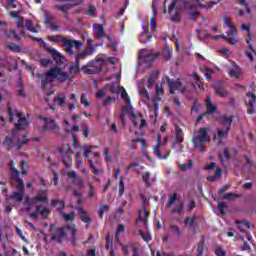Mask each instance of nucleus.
Listing matches in <instances>:
<instances>
[{
	"mask_svg": "<svg viewBox=\"0 0 256 256\" xmlns=\"http://www.w3.org/2000/svg\"><path fill=\"white\" fill-rule=\"evenodd\" d=\"M9 167L11 171V177H13L16 173H21V171L15 168V162L13 160H10Z\"/></svg>",
	"mask_w": 256,
	"mask_h": 256,
	"instance_id": "48",
	"label": "nucleus"
},
{
	"mask_svg": "<svg viewBox=\"0 0 256 256\" xmlns=\"http://www.w3.org/2000/svg\"><path fill=\"white\" fill-rule=\"evenodd\" d=\"M156 59H157V55L155 54H148V55L139 57V60L142 61V63H153V61Z\"/></svg>",
	"mask_w": 256,
	"mask_h": 256,
	"instance_id": "30",
	"label": "nucleus"
},
{
	"mask_svg": "<svg viewBox=\"0 0 256 256\" xmlns=\"http://www.w3.org/2000/svg\"><path fill=\"white\" fill-rule=\"evenodd\" d=\"M197 221V216H192V217H186L184 220V225L185 227H195Z\"/></svg>",
	"mask_w": 256,
	"mask_h": 256,
	"instance_id": "33",
	"label": "nucleus"
},
{
	"mask_svg": "<svg viewBox=\"0 0 256 256\" xmlns=\"http://www.w3.org/2000/svg\"><path fill=\"white\" fill-rule=\"evenodd\" d=\"M246 97L250 98L248 103L247 113L248 115H253V113H255L256 95L255 93L248 92L246 94Z\"/></svg>",
	"mask_w": 256,
	"mask_h": 256,
	"instance_id": "17",
	"label": "nucleus"
},
{
	"mask_svg": "<svg viewBox=\"0 0 256 256\" xmlns=\"http://www.w3.org/2000/svg\"><path fill=\"white\" fill-rule=\"evenodd\" d=\"M81 104L85 107H91V102L87 101V94L83 93L81 94Z\"/></svg>",
	"mask_w": 256,
	"mask_h": 256,
	"instance_id": "53",
	"label": "nucleus"
},
{
	"mask_svg": "<svg viewBox=\"0 0 256 256\" xmlns=\"http://www.w3.org/2000/svg\"><path fill=\"white\" fill-rule=\"evenodd\" d=\"M217 111V106L213 105L211 97L206 98V115H213Z\"/></svg>",
	"mask_w": 256,
	"mask_h": 256,
	"instance_id": "21",
	"label": "nucleus"
},
{
	"mask_svg": "<svg viewBox=\"0 0 256 256\" xmlns=\"http://www.w3.org/2000/svg\"><path fill=\"white\" fill-rule=\"evenodd\" d=\"M30 39H32L33 41H37V43H40L41 47H44V49H49V47H47V42H45V40H43V38H37L35 36H30Z\"/></svg>",
	"mask_w": 256,
	"mask_h": 256,
	"instance_id": "44",
	"label": "nucleus"
},
{
	"mask_svg": "<svg viewBox=\"0 0 256 256\" xmlns=\"http://www.w3.org/2000/svg\"><path fill=\"white\" fill-rule=\"evenodd\" d=\"M221 175H223V169L222 168H217L214 175L208 176L206 179L210 183H213V181H217V179H219V177H221Z\"/></svg>",
	"mask_w": 256,
	"mask_h": 256,
	"instance_id": "29",
	"label": "nucleus"
},
{
	"mask_svg": "<svg viewBox=\"0 0 256 256\" xmlns=\"http://www.w3.org/2000/svg\"><path fill=\"white\" fill-rule=\"evenodd\" d=\"M165 143H167V137H165L161 143V134H158L157 143L153 148V153L158 157V159H167V157L171 155V150H168L165 147Z\"/></svg>",
	"mask_w": 256,
	"mask_h": 256,
	"instance_id": "4",
	"label": "nucleus"
},
{
	"mask_svg": "<svg viewBox=\"0 0 256 256\" xmlns=\"http://www.w3.org/2000/svg\"><path fill=\"white\" fill-rule=\"evenodd\" d=\"M165 95V90L163 89V86L156 85L155 89V99L156 101H163L162 96Z\"/></svg>",
	"mask_w": 256,
	"mask_h": 256,
	"instance_id": "31",
	"label": "nucleus"
},
{
	"mask_svg": "<svg viewBox=\"0 0 256 256\" xmlns=\"http://www.w3.org/2000/svg\"><path fill=\"white\" fill-rule=\"evenodd\" d=\"M47 52L51 55V57H52L53 61H55L56 65H61L63 63V59H65V57L63 55H61V53H59V51H57V49H55L53 47H48Z\"/></svg>",
	"mask_w": 256,
	"mask_h": 256,
	"instance_id": "15",
	"label": "nucleus"
},
{
	"mask_svg": "<svg viewBox=\"0 0 256 256\" xmlns=\"http://www.w3.org/2000/svg\"><path fill=\"white\" fill-rule=\"evenodd\" d=\"M55 9H57L58 11H61V13H63L65 19H67V17H69V11L70 9H73V7H75V5L73 4H56Z\"/></svg>",
	"mask_w": 256,
	"mask_h": 256,
	"instance_id": "18",
	"label": "nucleus"
},
{
	"mask_svg": "<svg viewBox=\"0 0 256 256\" xmlns=\"http://www.w3.org/2000/svg\"><path fill=\"white\" fill-rule=\"evenodd\" d=\"M229 131H231V128L226 127L225 130L223 129H218V140L221 141V139H224V137H227L229 135Z\"/></svg>",
	"mask_w": 256,
	"mask_h": 256,
	"instance_id": "38",
	"label": "nucleus"
},
{
	"mask_svg": "<svg viewBox=\"0 0 256 256\" xmlns=\"http://www.w3.org/2000/svg\"><path fill=\"white\" fill-rule=\"evenodd\" d=\"M209 128L201 127L197 132L193 134L192 145H197V143H209L211 141V136L207 134Z\"/></svg>",
	"mask_w": 256,
	"mask_h": 256,
	"instance_id": "6",
	"label": "nucleus"
},
{
	"mask_svg": "<svg viewBox=\"0 0 256 256\" xmlns=\"http://www.w3.org/2000/svg\"><path fill=\"white\" fill-rule=\"evenodd\" d=\"M54 103L58 104L59 107H63L65 105V103H67V97L57 96L54 98Z\"/></svg>",
	"mask_w": 256,
	"mask_h": 256,
	"instance_id": "39",
	"label": "nucleus"
},
{
	"mask_svg": "<svg viewBox=\"0 0 256 256\" xmlns=\"http://www.w3.org/2000/svg\"><path fill=\"white\" fill-rule=\"evenodd\" d=\"M193 147L194 149H198V151H200L201 153H205V151H207V147L203 145V142L193 144Z\"/></svg>",
	"mask_w": 256,
	"mask_h": 256,
	"instance_id": "52",
	"label": "nucleus"
},
{
	"mask_svg": "<svg viewBox=\"0 0 256 256\" xmlns=\"http://www.w3.org/2000/svg\"><path fill=\"white\" fill-rule=\"evenodd\" d=\"M2 145L6 151H11V147H15V144L13 143V139L11 138V136H6L2 141Z\"/></svg>",
	"mask_w": 256,
	"mask_h": 256,
	"instance_id": "26",
	"label": "nucleus"
},
{
	"mask_svg": "<svg viewBox=\"0 0 256 256\" xmlns=\"http://www.w3.org/2000/svg\"><path fill=\"white\" fill-rule=\"evenodd\" d=\"M106 211H109V206L108 205H102L98 211V215L100 219H103V215L106 213Z\"/></svg>",
	"mask_w": 256,
	"mask_h": 256,
	"instance_id": "50",
	"label": "nucleus"
},
{
	"mask_svg": "<svg viewBox=\"0 0 256 256\" xmlns=\"http://www.w3.org/2000/svg\"><path fill=\"white\" fill-rule=\"evenodd\" d=\"M139 235L140 237H142L143 241H145L146 243H149V241H151V234L149 233H145L143 230H139Z\"/></svg>",
	"mask_w": 256,
	"mask_h": 256,
	"instance_id": "47",
	"label": "nucleus"
},
{
	"mask_svg": "<svg viewBox=\"0 0 256 256\" xmlns=\"http://www.w3.org/2000/svg\"><path fill=\"white\" fill-rule=\"evenodd\" d=\"M203 253H205V239L202 238L197 244L196 256H203Z\"/></svg>",
	"mask_w": 256,
	"mask_h": 256,
	"instance_id": "32",
	"label": "nucleus"
},
{
	"mask_svg": "<svg viewBox=\"0 0 256 256\" xmlns=\"http://www.w3.org/2000/svg\"><path fill=\"white\" fill-rule=\"evenodd\" d=\"M25 25H26V29L28 31H30L31 33H38L39 31H37L36 27H33V23L31 22V20H25Z\"/></svg>",
	"mask_w": 256,
	"mask_h": 256,
	"instance_id": "43",
	"label": "nucleus"
},
{
	"mask_svg": "<svg viewBox=\"0 0 256 256\" xmlns=\"http://www.w3.org/2000/svg\"><path fill=\"white\" fill-rule=\"evenodd\" d=\"M175 201H177V193H174L169 196L166 207H171V205H173V203H175Z\"/></svg>",
	"mask_w": 256,
	"mask_h": 256,
	"instance_id": "51",
	"label": "nucleus"
},
{
	"mask_svg": "<svg viewBox=\"0 0 256 256\" xmlns=\"http://www.w3.org/2000/svg\"><path fill=\"white\" fill-rule=\"evenodd\" d=\"M8 49H10L12 51V53H21V46L15 44L13 42L8 43Z\"/></svg>",
	"mask_w": 256,
	"mask_h": 256,
	"instance_id": "40",
	"label": "nucleus"
},
{
	"mask_svg": "<svg viewBox=\"0 0 256 256\" xmlns=\"http://www.w3.org/2000/svg\"><path fill=\"white\" fill-rule=\"evenodd\" d=\"M171 231H174L177 237H181V228L177 225L170 226Z\"/></svg>",
	"mask_w": 256,
	"mask_h": 256,
	"instance_id": "60",
	"label": "nucleus"
},
{
	"mask_svg": "<svg viewBox=\"0 0 256 256\" xmlns=\"http://www.w3.org/2000/svg\"><path fill=\"white\" fill-rule=\"evenodd\" d=\"M21 13V10H16V11H11L9 12V17H11V19H19V14Z\"/></svg>",
	"mask_w": 256,
	"mask_h": 256,
	"instance_id": "62",
	"label": "nucleus"
},
{
	"mask_svg": "<svg viewBox=\"0 0 256 256\" xmlns=\"http://www.w3.org/2000/svg\"><path fill=\"white\" fill-rule=\"evenodd\" d=\"M159 79V71H154L152 74L149 75L147 79V87L148 89H151L153 85H155V81Z\"/></svg>",
	"mask_w": 256,
	"mask_h": 256,
	"instance_id": "24",
	"label": "nucleus"
},
{
	"mask_svg": "<svg viewBox=\"0 0 256 256\" xmlns=\"http://www.w3.org/2000/svg\"><path fill=\"white\" fill-rule=\"evenodd\" d=\"M214 92L218 97H222L225 99V97H228L229 91H227V87L225 86V83L222 81H218L213 85Z\"/></svg>",
	"mask_w": 256,
	"mask_h": 256,
	"instance_id": "10",
	"label": "nucleus"
},
{
	"mask_svg": "<svg viewBox=\"0 0 256 256\" xmlns=\"http://www.w3.org/2000/svg\"><path fill=\"white\" fill-rule=\"evenodd\" d=\"M233 197L235 198H239V194H235L233 192L227 193L223 196V199H227L228 201H231V199H233Z\"/></svg>",
	"mask_w": 256,
	"mask_h": 256,
	"instance_id": "61",
	"label": "nucleus"
},
{
	"mask_svg": "<svg viewBox=\"0 0 256 256\" xmlns=\"http://www.w3.org/2000/svg\"><path fill=\"white\" fill-rule=\"evenodd\" d=\"M167 83H168L170 95H175V91H179L180 93L187 92V86H183V84L179 79L171 80L167 78Z\"/></svg>",
	"mask_w": 256,
	"mask_h": 256,
	"instance_id": "7",
	"label": "nucleus"
},
{
	"mask_svg": "<svg viewBox=\"0 0 256 256\" xmlns=\"http://www.w3.org/2000/svg\"><path fill=\"white\" fill-rule=\"evenodd\" d=\"M94 33L96 39H103V37H105V28L101 24H96L94 25Z\"/></svg>",
	"mask_w": 256,
	"mask_h": 256,
	"instance_id": "23",
	"label": "nucleus"
},
{
	"mask_svg": "<svg viewBox=\"0 0 256 256\" xmlns=\"http://www.w3.org/2000/svg\"><path fill=\"white\" fill-rule=\"evenodd\" d=\"M36 203H47V190H40L36 197L31 198V204L36 205Z\"/></svg>",
	"mask_w": 256,
	"mask_h": 256,
	"instance_id": "16",
	"label": "nucleus"
},
{
	"mask_svg": "<svg viewBox=\"0 0 256 256\" xmlns=\"http://www.w3.org/2000/svg\"><path fill=\"white\" fill-rule=\"evenodd\" d=\"M55 20V18L53 17V16H51V15H49V14H46L45 15V20H44V23L46 24V25H52L53 24V21Z\"/></svg>",
	"mask_w": 256,
	"mask_h": 256,
	"instance_id": "57",
	"label": "nucleus"
},
{
	"mask_svg": "<svg viewBox=\"0 0 256 256\" xmlns=\"http://www.w3.org/2000/svg\"><path fill=\"white\" fill-rule=\"evenodd\" d=\"M12 181L16 183L17 191L25 192V182L21 179V172H16L15 175L10 176V183Z\"/></svg>",
	"mask_w": 256,
	"mask_h": 256,
	"instance_id": "14",
	"label": "nucleus"
},
{
	"mask_svg": "<svg viewBox=\"0 0 256 256\" xmlns=\"http://www.w3.org/2000/svg\"><path fill=\"white\" fill-rule=\"evenodd\" d=\"M23 205H24V207L22 208L23 211H31V206L33 204L31 203V199H27Z\"/></svg>",
	"mask_w": 256,
	"mask_h": 256,
	"instance_id": "58",
	"label": "nucleus"
},
{
	"mask_svg": "<svg viewBox=\"0 0 256 256\" xmlns=\"http://www.w3.org/2000/svg\"><path fill=\"white\" fill-rule=\"evenodd\" d=\"M151 177L150 172H146L145 175L142 177V181L146 184V187H151V182H149V178Z\"/></svg>",
	"mask_w": 256,
	"mask_h": 256,
	"instance_id": "55",
	"label": "nucleus"
},
{
	"mask_svg": "<svg viewBox=\"0 0 256 256\" xmlns=\"http://www.w3.org/2000/svg\"><path fill=\"white\" fill-rule=\"evenodd\" d=\"M65 37L63 35H53L48 36V40L51 41V43H63Z\"/></svg>",
	"mask_w": 256,
	"mask_h": 256,
	"instance_id": "37",
	"label": "nucleus"
},
{
	"mask_svg": "<svg viewBox=\"0 0 256 256\" xmlns=\"http://www.w3.org/2000/svg\"><path fill=\"white\" fill-rule=\"evenodd\" d=\"M7 115L10 123L15 121V115L18 117L17 123L14 124L17 131H25V128L28 127L29 120L23 117V112H19L17 109L13 110V107H11L10 104H7Z\"/></svg>",
	"mask_w": 256,
	"mask_h": 256,
	"instance_id": "2",
	"label": "nucleus"
},
{
	"mask_svg": "<svg viewBox=\"0 0 256 256\" xmlns=\"http://www.w3.org/2000/svg\"><path fill=\"white\" fill-rule=\"evenodd\" d=\"M24 197H25V192L17 190L12 193V195L10 196V199L17 201L18 203H21V201H23Z\"/></svg>",
	"mask_w": 256,
	"mask_h": 256,
	"instance_id": "28",
	"label": "nucleus"
},
{
	"mask_svg": "<svg viewBox=\"0 0 256 256\" xmlns=\"http://www.w3.org/2000/svg\"><path fill=\"white\" fill-rule=\"evenodd\" d=\"M62 217H63V219L65 220V221H71V222H73V221H75V213L74 212H72V213H69V214H63L62 215Z\"/></svg>",
	"mask_w": 256,
	"mask_h": 256,
	"instance_id": "54",
	"label": "nucleus"
},
{
	"mask_svg": "<svg viewBox=\"0 0 256 256\" xmlns=\"http://www.w3.org/2000/svg\"><path fill=\"white\" fill-rule=\"evenodd\" d=\"M16 25H17L18 29H22L21 35H25V24L23 22V16L18 17Z\"/></svg>",
	"mask_w": 256,
	"mask_h": 256,
	"instance_id": "41",
	"label": "nucleus"
},
{
	"mask_svg": "<svg viewBox=\"0 0 256 256\" xmlns=\"http://www.w3.org/2000/svg\"><path fill=\"white\" fill-rule=\"evenodd\" d=\"M40 65L42 67H48L49 65H51V59H49V58H41L40 59Z\"/></svg>",
	"mask_w": 256,
	"mask_h": 256,
	"instance_id": "59",
	"label": "nucleus"
},
{
	"mask_svg": "<svg viewBox=\"0 0 256 256\" xmlns=\"http://www.w3.org/2000/svg\"><path fill=\"white\" fill-rule=\"evenodd\" d=\"M183 207H185V204L183 202H180L178 205L174 206L172 209V213H177V215H181L183 213Z\"/></svg>",
	"mask_w": 256,
	"mask_h": 256,
	"instance_id": "42",
	"label": "nucleus"
},
{
	"mask_svg": "<svg viewBox=\"0 0 256 256\" xmlns=\"http://www.w3.org/2000/svg\"><path fill=\"white\" fill-rule=\"evenodd\" d=\"M192 77H194L195 84L198 86L199 89H204L203 88V82H201V77H199V74L193 73Z\"/></svg>",
	"mask_w": 256,
	"mask_h": 256,
	"instance_id": "45",
	"label": "nucleus"
},
{
	"mask_svg": "<svg viewBox=\"0 0 256 256\" xmlns=\"http://www.w3.org/2000/svg\"><path fill=\"white\" fill-rule=\"evenodd\" d=\"M81 63L79 62H71L68 66V72L63 71V73H66V79L65 81H67L68 79H75V77H77V75H79L81 73Z\"/></svg>",
	"mask_w": 256,
	"mask_h": 256,
	"instance_id": "8",
	"label": "nucleus"
},
{
	"mask_svg": "<svg viewBox=\"0 0 256 256\" xmlns=\"http://www.w3.org/2000/svg\"><path fill=\"white\" fill-rule=\"evenodd\" d=\"M73 184L76 185V187H83V179L80 177H77L73 180Z\"/></svg>",
	"mask_w": 256,
	"mask_h": 256,
	"instance_id": "64",
	"label": "nucleus"
},
{
	"mask_svg": "<svg viewBox=\"0 0 256 256\" xmlns=\"http://www.w3.org/2000/svg\"><path fill=\"white\" fill-rule=\"evenodd\" d=\"M40 119H43L45 121V124L42 127V131H49V133L57 134L59 133V125H57V122L55 119H47L45 117H40Z\"/></svg>",
	"mask_w": 256,
	"mask_h": 256,
	"instance_id": "9",
	"label": "nucleus"
},
{
	"mask_svg": "<svg viewBox=\"0 0 256 256\" xmlns=\"http://www.w3.org/2000/svg\"><path fill=\"white\" fill-rule=\"evenodd\" d=\"M67 237V230L65 227H59L56 229V232L51 235L52 241H57V243H62L63 239Z\"/></svg>",
	"mask_w": 256,
	"mask_h": 256,
	"instance_id": "13",
	"label": "nucleus"
},
{
	"mask_svg": "<svg viewBox=\"0 0 256 256\" xmlns=\"http://www.w3.org/2000/svg\"><path fill=\"white\" fill-rule=\"evenodd\" d=\"M66 229H68V231H71L70 241L73 247H75V245H77V228H75L74 226L68 225Z\"/></svg>",
	"mask_w": 256,
	"mask_h": 256,
	"instance_id": "25",
	"label": "nucleus"
},
{
	"mask_svg": "<svg viewBox=\"0 0 256 256\" xmlns=\"http://www.w3.org/2000/svg\"><path fill=\"white\" fill-rule=\"evenodd\" d=\"M121 97L126 100L127 105H131V98H129V94H127V90L124 87H121Z\"/></svg>",
	"mask_w": 256,
	"mask_h": 256,
	"instance_id": "46",
	"label": "nucleus"
},
{
	"mask_svg": "<svg viewBox=\"0 0 256 256\" xmlns=\"http://www.w3.org/2000/svg\"><path fill=\"white\" fill-rule=\"evenodd\" d=\"M248 49H250V51L247 50L245 52V56L249 59V61L251 63H253V61H254L253 54L256 55V49H255V47H253L252 44L248 45Z\"/></svg>",
	"mask_w": 256,
	"mask_h": 256,
	"instance_id": "34",
	"label": "nucleus"
},
{
	"mask_svg": "<svg viewBox=\"0 0 256 256\" xmlns=\"http://www.w3.org/2000/svg\"><path fill=\"white\" fill-rule=\"evenodd\" d=\"M218 123L219 125H223L224 127H229L231 129L233 125V116H228V115H221L218 118Z\"/></svg>",
	"mask_w": 256,
	"mask_h": 256,
	"instance_id": "19",
	"label": "nucleus"
},
{
	"mask_svg": "<svg viewBox=\"0 0 256 256\" xmlns=\"http://www.w3.org/2000/svg\"><path fill=\"white\" fill-rule=\"evenodd\" d=\"M93 53H95V47L89 46L86 50L76 54L75 62L81 63V61H84V59H87V57L93 55Z\"/></svg>",
	"mask_w": 256,
	"mask_h": 256,
	"instance_id": "12",
	"label": "nucleus"
},
{
	"mask_svg": "<svg viewBox=\"0 0 256 256\" xmlns=\"http://www.w3.org/2000/svg\"><path fill=\"white\" fill-rule=\"evenodd\" d=\"M142 209L144 211V217H141V213H139L138 219H139V221H142V223H144L145 226H147L150 212L147 211V208H142Z\"/></svg>",
	"mask_w": 256,
	"mask_h": 256,
	"instance_id": "36",
	"label": "nucleus"
},
{
	"mask_svg": "<svg viewBox=\"0 0 256 256\" xmlns=\"http://www.w3.org/2000/svg\"><path fill=\"white\" fill-rule=\"evenodd\" d=\"M118 192H119L120 197H121V195H123V193H125V183L123 182V178H120Z\"/></svg>",
	"mask_w": 256,
	"mask_h": 256,
	"instance_id": "56",
	"label": "nucleus"
},
{
	"mask_svg": "<svg viewBox=\"0 0 256 256\" xmlns=\"http://www.w3.org/2000/svg\"><path fill=\"white\" fill-rule=\"evenodd\" d=\"M139 94L142 99H146V101H151V95H149V91H147V88L145 87L140 88Z\"/></svg>",
	"mask_w": 256,
	"mask_h": 256,
	"instance_id": "35",
	"label": "nucleus"
},
{
	"mask_svg": "<svg viewBox=\"0 0 256 256\" xmlns=\"http://www.w3.org/2000/svg\"><path fill=\"white\" fill-rule=\"evenodd\" d=\"M102 69L103 58H95L81 67V71L84 73V75H96V73H100Z\"/></svg>",
	"mask_w": 256,
	"mask_h": 256,
	"instance_id": "3",
	"label": "nucleus"
},
{
	"mask_svg": "<svg viewBox=\"0 0 256 256\" xmlns=\"http://www.w3.org/2000/svg\"><path fill=\"white\" fill-rule=\"evenodd\" d=\"M62 45L63 47H66V53H68L69 55H75V50H73L74 40L65 37Z\"/></svg>",
	"mask_w": 256,
	"mask_h": 256,
	"instance_id": "20",
	"label": "nucleus"
},
{
	"mask_svg": "<svg viewBox=\"0 0 256 256\" xmlns=\"http://www.w3.org/2000/svg\"><path fill=\"white\" fill-rule=\"evenodd\" d=\"M184 7L188 9L190 19L192 21H195L197 17H199L200 13L199 10H197V7H206L205 5L201 4V0H186L184 1Z\"/></svg>",
	"mask_w": 256,
	"mask_h": 256,
	"instance_id": "5",
	"label": "nucleus"
},
{
	"mask_svg": "<svg viewBox=\"0 0 256 256\" xmlns=\"http://www.w3.org/2000/svg\"><path fill=\"white\" fill-rule=\"evenodd\" d=\"M215 255H217V256H227V251H225L221 247H218L215 250Z\"/></svg>",
	"mask_w": 256,
	"mask_h": 256,
	"instance_id": "63",
	"label": "nucleus"
},
{
	"mask_svg": "<svg viewBox=\"0 0 256 256\" xmlns=\"http://www.w3.org/2000/svg\"><path fill=\"white\" fill-rule=\"evenodd\" d=\"M55 79L58 81V83H65L67 73L63 72V68L55 66L42 74L40 77L42 87L49 85V83L55 81Z\"/></svg>",
	"mask_w": 256,
	"mask_h": 256,
	"instance_id": "1",
	"label": "nucleus"
},
{
	"mask_svg": "<svg viewBox=\"0 0 256 256\" xmlns=\"http://www.w3.org/2000/svg\"><path fill=\"white\" fill-rule=\"evenodd\" d=\"M76 211H78L79 219L83 223H86V229H89L91 223L93 222V219H91V217H89V214L87 213V211H85V209H83V207H81V206L76 207Z\"/></svg>",
	"mask_w": 256,
	"mask_h": 256,
	"instance_id": "11",
	"label": "nucleus"
},
{
	"mask_svg": "<svg viewBox=\"0 0 256 256\" xmlns=\"http://www.w3.org/2000/svg\"><path fill=\"white\" fill-rule=\"evenodd\" d=\"M182 142H183V129H181V127L176 125L174 143H176V145H181Z\"/></svg>",
	"mask_w": 256,
	"mask_h": 256,
	"instance_id": "22",
	"label": "nucleus"
},
{
	"mask_svg": "<svg viewBox=\"0 0 256 256\" xmlns=\"http://www.w3.org/2000/svg\"><path fill=\"white\" fill-rule=\"evenodd\" d=\"M238 229L241 233H245V230L243 227H247L248 229H251V224L249 222H238Z\"/></svg>",
	"mask_w": 256,
	"mask_h": 256,
	"instance_id": "49",
	"label": "nucleus"
},
{
	"mask_svg": "<svg viewBox=\"0 0 256 256\" xmlns=\"http://www.w3.org/2000/svg\"><path fill=\"white\" fill-rule=\"evenodd\" d=\"M50 205L51 207H57L58 205L57 211H60V212L63 211V209H65V201L63 200L52 199L50 201Z\"/></svg>",
	"mask_w": 256,
	"mask_h": 256,
	"instance_id": "27",
	"label": "nucleus"
}]
</instances>
